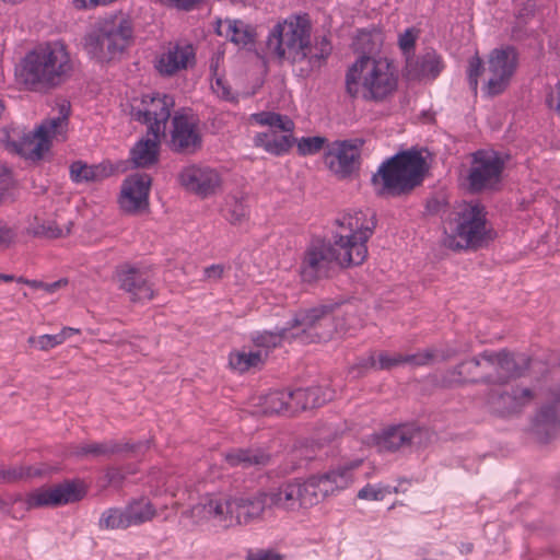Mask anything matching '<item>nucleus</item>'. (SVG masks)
Segmentation results:
<instances>
[{"mask_svg": "<svg viewBox=\"0 0 560 560\" xmlns=\"http://www.w3.org/2000/svg\"><path fill=\"white\" fill-rule=\"evenodd\" d=\"M517 68V54L513 47H500L490 51L487 59L485 92L498 95L509 86Z\"/></svg>", "mask_w": 560, "mask_h": 560, "instance_id": "4468645a", "label": "nucleus"}, {"mask_svg": "<svg viewBox=\"0 0 560 560\" xmlns=\"http://www.w3.org/2000/svg\"><path fill=\"white\" fill-rule=\"evenodd\" d=\"M215 33L242 47L252 44L256 36L253 26L241 20L231 19L219 20L215 24Z\"/></svg>", "mask_w": 560, "mask_h": 560, "instance_id": "c756f323", "label": "nucleus"}, {"mask_svg": "<svg viewBox=\"0 0 560 560\" xmlns=\"http://www.w3.org/2000/svg\"><path fill=\"white\" fill-rule=\"evenodd\" d=\"M431 440V433L415 424H399L383 429L371 435L369 443L378 452H394L401 447H423Z\"/></svg>", "mask_w": 560, "mask_h": 560, "instance_id": "f8f14e48", "label": "nucleus"}, {"mask_svg": "<svg viewBox=\"0 0 560 560\" xmlns=\"http://www.w3.org/2000/svg\"><path fill=\"white\" fill-rule=\"evenodd\" d=\"M152 179L148 174L136 173L126 177L120 187L118 203L128 213L144 211L149 206Z\"/></svg>", "mask_w": 560, "mask_h": 560, "instance_id": "a211bd4d", "label": "nucleus"}, {"mask_svg": "<svg viewBox=\"0 0 560 560\" xmlns=\"http://www.w3.org/2000/svg\"><path fill=\"white\" fill-rule=\"evenodd\" d=\"M311 28L305 15L288 16L270 30L266 42L267 51L280 61L296 63L307 60L311 68L319 67L330 54L331 47L325 38L312 45Z\"/></svg>", "mask_w": 560, "mask_h": 560, "instance_id": "7ed1b4c3", "label": "nucleus"}, {"mask_svg": "<svg viewBox=\"0 0 560 560\" xmlns=\"http://www.w3.org/2000/svg\"><path fill=\"white\" fill-rule=\"evenodd\" d=\"M200 144L196 119L188 115H175L173 118L172 145L177 151H192Z\"/></svg>", "mask_w": 560, "mask_h": 560, "instance_id": "a878e982", "label": "nucleus"}, {"mask_svg": "<svg viewBox=\"0 0 560 560\" xmlns=\"http://www.w3.org/2000/svg\"><path fill=\"white\" fill-rule=\"evenodd\" d=\"M376 363V352H371L365 357H362L358 360V362L350 369V374L353 377H360L369 370H374V366L371 364V361Z\"/></svg>", "mask_w": 560, "mask_h": 560, "instance_id": "09e8293b", "label": "nucleus"}, {"mask_svg": "<svg viewBox=\"0 0 560 560\" xmlns=\"http://www.w3.org/2000/svg\"><path fill=\"white\" fill-rule=\"evenodd\" d=\"M16 237L15 231L7 224L0 223V246L9 247Z\"/></svg>", "mask_w": 560, "mask_h": 560, "instance_id": "864d4df0", "label": "nucleus"}, {"mask_svg": "<svg viewBox=\"0 0 560 560\" xmlns=\"http://www.w3.org/2000/svg\"><path fill=\"white\" fill-rule=\"evenodd\" d=\"M298 479L288 481L279 486L277 489L266 492L269 506L279 508L287 511H295L300 508Z\"/></svg>", "mask_w": 560, "mask_h": 560, "instance_id": "2f4dec72", "label": "nucleus"}, {"mask_svg": "<svg viewBox=\"0 0 560 560\" xmlns=\"http://www.w3.org/2000/svg\"><path fill=\"white\" fill-rule=\"evenodd\" d=\"M424 166L419 152H402L384 162L372 180L380 194L399 195L420 184Z\"/></svg>", "mask_w": 560, "mask_h": 560, "instance_id": "1a4fd4ad", "label": "nucleus"}, {"mask_svg": "<svg viewBox=\"0 0 560 560\" xmlns=\"http://www.w3.org/2000/svg\"><path fill=\"white\" fill-rule=\"evenodd\" d=\"M483 72L487 74V67H485V63L481 60V58L478 55H475L469 59L467 69L468 83L474 93H477L478 80L481 73Z\"/></svg>", "mask_w": 560, "mask_h": 560, "instance_id": "49530a36", "label": "nucleus"}, {"mask_svg": "<svg viewBox=\"0 0 560 560\" xmlns=\"http://www.w3.org/2000/svg\"><path fill=\"white\" fill-rule=\"evenodd\" d=\"M489 237L483 208L478 203H460L444 222L443 243L451 249L479 246Z\"/></svg>", "mask_w": 560, "mask_h": 560, "instance_id": "6e6552de", "label": "nucleus"}, {"mask_svg": "<svg viewBox=\"0 0 560 560\" xmlns=\"http://www.w3.org/2000/svg\"><path fill=\"white\" fill-rule=\"evenodd\" d=\"M84 495L85 489L81 483L67 481L52 488H39L31 492L25 503L27 509L56 506L77 502Z\"/></svg>", "mask_w": 560, "mask_h": 560, "instance_id": "f3484780", "label": "nucleus"}, {"mask_svg": "<svg viewBox=\"0 0 560 560\" xmlns=\"http://www.w3.org/2000/svg\"><path fill=\"white\" fill-rule=\"evenodd\" d=\"M28 343L36 347L42 351H48L61 343H63V336L58 334L55 335H42L39 337H30Z\"/></svg>", "mask_w": 560, "mask_h": 560, "instance_id": "de8ad7c7", "label": "nucleus"}, {"mask_svg": "<svg viewBox=\"0 0 560 560\" xmlns=\"http://www.w3.org/2000/svg\"><path fill=\"white\" fill-rule=\"evenodd\" d=\"M13 280H15L14 276L0 273V283L1 282H11Z\"/></svg>", "mask_w": 560, "mask_h": 560, "instance_id": "69168bd1", "label": "nucleus"}, {"mask_svg": "<svg viewBox=\"0 0 560 560\" xmlns=\"http://www.w3.org/2000/svg\"><path fill=\"white\" fill-rule=\"evenodd\" d=\"M114 0H73V5L77 9H90L97 5H106Z\"/></svg>", "mask_w": 560, "mask_h": 560, "instance_id": "13d9d810", "label": "nucleus"}, {"mask_svg": "<svg viewBox=\"0 0 560 560\" xmlns=\"http://www.w3.org/2000/svg\"><path fill=\"white\" fill-rule=\"evenodd\" d=\"M112 452V450L105 444L90 443L83 445L78 454L80 455H103Z\"/></svg>", "mask_w": 560, "mask_h": 560, "instance_id": "603ef678", "label": "nucleus"}, {"mask_svg": "<svg viewBox=\"0 0 560 560\" xmlns=\"http://www.w3.org/2000/svg\"><path fill=\"white\" fill-rule=\"evenodd\" d=\"M515 359L506 352L483 353L480 358L459 364L452 373L451 381L457 383L485 381L503 384L508 380L521 375V372L515 369Z\"/></svg>", "mask_w": 560, "mask_h": 560, "instance_id": "9d476101", "label": "nucleus"}, {"mask_svg": "<svg viewBox=\"0 0 560 560\" xmlns=\"http://www.w3.org/2000/svg\"><path fill=\"white\" fill-rule=\"evenodd\" d=\"M112 168L105 164L89 165L75 161L70 165V177L75 183L97 182L110 175Z\"/></svg>", "mask_w": 560, "mask_h": 560, "instance_id": "72a5a7b5", "label": "nucleus"}, {"mask_svg": "<svg viewBox=\"0 0 560 560\" xmlns=\"http://www.w3.org/2000/svg\"><path fill=\"white\" fill-rule=\"evenodd\" d=\"M72 68L66 45L56 40L28 52L18 70V77L30 89L50 88L60 84Z\"/></svg>", "mask_w": 560, "mask_h": 560, "instance_id": "39448f33", "label": "nucleus"}, {"mask_svg": "<svg viewBox=\"0 0 560 560\" xmlns=\"http://www.w3.org/2000/svg\"><path fill=\"white\" fill-rule=\"evenodd\" d=\"M220 61L221 56L217 55L212 58L210 63V70L212 72L211 90L220 100L237 102V94L232 91L225 78L219 73Z\"/></svg>", "mask_w": 560, "mask_h": 560, "instance_id": "4c0bfd02", "label": "nucleus"}, {"mask_svg": "<svg viewBox=\"0 0 560 560\" xmlns=\"http://www.w3.org/2000/svg\"><path fill=\"white\" fill-rule=\"evenodd\" d=\"M49 469L44 466H20L0 469V483H11L19 480L31 479L47 474Z\"/></svg>", "mask_w": 560, "mask_h": 560, "instance_id": "ea45409f", "label": "nucleus"}, {"mask_svg": "<svg viewBox=\"0 0 560 560\" xmlns=\"http://www.w3.org/2000/svg\"><path fill=\"white\" fill-rule=\"evenodd\" d=\"M117 281L131 301L144 302L153 298L154 291L147 271L131 267L122 268L117 272Z\"/></svg>", "mask_w": 560, "mask_h": 560, "instance_id": "b1692460", "label": "nucleus"}, {"mask_svg": "<svg viewBox=\"0 0 560 560\" xmlns=\"http://www.w3.org/2000/svg\"><path fill=\"white\" fill-rule=\"evenodd\" d=\"M224 272L223 265H212L205 269V279L209 281H218L222 278Z\"/></svg>", "mask_w": 560, "mask_h": 560, "instance_id": "6e6d98bb", "label": "nucleus"}, {"mask_svg": "<svg viewBox=\"0 0 560 560\" xmlns=\"http://www.w3.org/2000/svg\"><path fill=\"white\" fill-rule=\"evenodd\" d=\"M269 508L266 492L233 497V526L260 521L265 511Z\"/></svg>", "mask_w": 560, "mask_h": 560, "instance_id": "4be33fe9", "label": "nucleus"}, {"mask_svg": "<svg viewBox=\"0 0 560 560\" xmlns=\"http://www.w3.org/2000/svg\"><path fill=\"white\" fill-rule=\"evenodd\" d=\"M178 178L182 186L202 198L215 194L222 185L219 172L206 165H188Z\"/></svg>", "mask_w": 560, "mask_h": 560, "instance_id": "6ab92c4d", "label": "nucleus"}, {"mask_svg": "<svg viewBox=\"0 0 560 560\" xmlns=\"http://www.w3.org/2000/svg\"><path fill=\"white\" fill-rule=\"evenodd\" d=\"M378 39L377 33L360 31L355 46L363 51L372 50ZM345 86L352 98L384 104L398 91L399 73L389 58L363 52L347 68Z\"/></svg>", "mask_w": 560, "mask_h": 560, "instance_id": "f03ea898", "label": "nucleus"}, {"mask_svg": "<svg viewBox=\"0 0 560 560\" xmlns=\"http://www.w3.org/2000/svg\"><path fill=\"white\" fill-rule=\"evenodd\" d=\"M469 551H471V545H468V546L466 547V552H469Z\"/></svg>", "mask_w": 560, "mask_h": 560, "instance_id": "338daca9", "label": "nucleus"}, {"mask_svg": "<svg viewBox=\"0 0 560 560\" xmlns=\"http://www.w3.org/2000/svg\"><path fill=\"white\" fill-rule=\"evenodd\" d=\"M186 514L196 524L211 521L223 527H232L233 497L206 495Z\"/></svg>", "mask_w": 560, "mask_h": 560, "instance_id": "dca6fc26", "label": "nucleus"}, {"mask_svg": "<svg viewBox=\"0 0 560 560\" xmlns=\"http://www.w3.org/2000/svg\"><path fill=\"white\" fill-rule=\"evenodd\" d=\"M132 23L125 14H114L97 21L86 34L84 48L100 61L120 56L132 42Z\"/></svg>", "mask_w": 560, "mask_h": 560, "instance_id": "0eeeda50", "label": "nucleus"}, {"mask_svg": "<svg viewBox=\"0 0 560 560\" xmlns=\"http://www.w3.org/2000/svg\"><path fill=\"white\" fill-rule=\"evenodd\" d=\"M359 155V144L348 141L335 142L329 145L325 162L335 174L347 176L354 171Z\"/></svg>", "mask_w": 560, "mask_h": 560, "instance_id": "5701e85b", "label": "nucleus"}, {"mask_svg": "<svg viewBox=\"0 0 560 560\" xmlns=\"http://www.w3.org/2000/svg\"><path fill=\"white\" fill-rule=\"evenodd\" d=\"M362 464L361 459L350 460L330 470L315 475L324 497L335 495L353 482V471Z\"/></svg>", "mask_w": 560, "mask_h": 560, "instance_id": "393cba45", "label": "nucleus"}, {"mask_svg": "<svg viewBox=\"0 0 560 560\" xmlns=\"http://www.w3.org/2000/svg\"><path fill=\"white\" fill-rule=\"evenodd\" d=\"M249 120L269 129L254 136L253 142L267 153L280 156L289 152L294 143V122L288 117L272 112L252 114Z\"/></svg>", "mask_w": 560, "mask_h": 560, "instance_id": "9b49d317", "label": "nucleus"}, {"mask_svg": "<svg viewBox=\"0 0 560 560\" xmlns=\"http://www.w3.org/2000/svg\"><path fill=\"white\" fill-rule=\"evenodd\" d=\"M98 525L103 529H121L127 528L130 525V521L127 517L126 508L117 509L110 508L104 511L100 517Z\"/></svg>", "mask_w": 560, "mask_h": 560, "instance_id": "37998d69", "label": "nucleus"}, {"mask_svg": "<svg viewBox=\"0 0 560 560\" xmlns=\"http://www.w3.org/2000/svg\"><path fill=\"white\" fill-rule=\"evenodd\" d=\"M247 560H283L282 556L272 551L260 550L255 553H250Z\"/></svg>", "mask_w": 560, "mask_h": 560, "instance_id": "4d7b16f0", "label": "nucleus"}, {"mask_svg": "<svg viewBox=\"0 0 560 560\" xmlns=\"http://www.w3.org/2000/svg\"><path fill=\"white\" fill-rule=\"evenodd\" d=\"M126 512L130 525L135 526L151 521L155 516L156 510L149 499L140 498L131 501L126 506Z\"/></svg>", "mask_w": 560, "mask_h": 560, "instance_id": "58836bf2", "label": "nucleus"}, {"mask_svg": "<svg viewBox=\"0 0 560 560\" xmlns=\"http://www.w3.org/2000/svg\"><path fill=\"white\" fill-rule=\"evenodd\" d=\"M195 48L191 44H170L155 59V68L162 75H173L195 63Z\"/></svg>", "mask_w": 560, "mask_h": 560, "instance_id": "412c9836", "label": "nucleus"}, {"mask_svg": "<svg viewBox=\"0 0 560 560\" xmlns=\"http://www.w3.org/2000/svg\"><path fill=\"white\" fill-rule=\"evenodd\" d=\"M80 330L72 327H63L59 334L63 336V342L73 334H79Z\"/></svg>", "mask_w": 560, "mask_h": 560, "instance_id": "0e129e2a", "label": "nucleus"}, {"mask_svg": "<svg viewBox=\"0 0 560 560\" xmlns=\"http://www.w3.org/2000/svg\"><path fill=\"white\" fill-rule=\"evenodd\" d=\"M68 283L67 279H60L51 283L44 282L43 290H45L48 293H54L60 288L65 287Z\"/></svg>", "mask_w": 560, "mask_h": 560, "instance_id": "052dcab7", "label": "nucleus"}, {"mask_svg": "<svg viewBox=\"0 0 560 560\" xmlns=\"http://www.w3.org/2000/svg\"><path fill=\"white\" fill-rule=\"evenodd\" d=\"M290 397L289 390L270 392L259 398L258 412L262 415L291 412Z\"/></svg>", "mask_w": 560, "mask_h": 560, "instance_id": "f704fd0d", "label": "nucleus"}, {"mask_svg": "<svg viewBox=\"0 0 560 560\" xmlns=\"http://www.w3.org/2000/svg\"><path fill=\"white\" fill-rule=\"evenodd\" d=\"M418 32L415 28H408L399 35L398 44L405 55H408L415 47Z\"/></svg>", "mask_w": 560, "mask_h": 560, "instance_id": "3c124183", "label": "nucleus"}, {"mask_svg": "<svg viewBox=\"0 0 560 560\" xmlns=\"http://www.w3.org/2000/svg\"><path fill=\"white\" fill-rule=\"evenodd\" d=\"M18 498L8 497V498H0V512H7L9 510V506L12 505Z\"/></svg>", "mask_w": 560, "mask_h": 560, "instance_id": "680f3d73", "label": "nucleus"}, {"mask_svg": "<svg viewBox=\"0 0 560 560\" xmlns=\"http://www.w3.org/2000/svg\"><path fill=\"white\" fill-rule=\"evenodd\" d=\"M533 430L541 443L550 442L560 433V386L550 390L547 404L535 418Z\"/></svg>", "mask_w": 560, "mask_h": 560, "instance_id": "aec40b11", "label": "nucleus"}, {"mask_svg": "<svg viewBox=\"0 0 560 560\" xmlns=\"http://www.w3.org/2000/svg\"><path fill=\"white\" fill-rule=\"evenodd\" d=\"M503 158L493 150H480L474 153L467 176L469 189L481 191L495 188L502 178Z\"/></svg>", "mask_w": 560, "mask_h": 560, "instance_id": "ddd939ff", "label": "nucleus"}, {"mask_svg": "<svg viewBox=\"0 0 560 560\" xmlns=\"http://www.w3.org/2000/svg\"><path fill=\"white\" fill-rule=\"evenodd\" d=\"M70 106L62 103L56 117L46 119L34 132L21 127L4 131L1 142L4 148L30 160H39L49 151L52 141H63L68 130Z\"/></svg>", "mask_w": 560, "mask_h": 560, "instance_id": "423d86ee", "label": "nucleus"}, {"mask_svg": "<svg viewBox=\"0 0 560 560\" xmlns=\"http://www.w3.org/2000/svg\"><path fill=\"white\" fill-rule=\"evenodd\" d=\"M69 233H70L69 228H66V229L60 228L54 222L45 223L36 231V234L43 235V236H46L49 238L62 237Z\"/></svg>", "mask_w": 560, "mask_h": 560, "instance_id": "8fccbe9b", "label": "nucleus"}, {"mask_svg": "<svg viewBox=\"0 0 560 560\" xmlns=\"http://www.w3.org/2000/svg\"><path fill=\"white\" fill-rule=\"evenodd\" d=\"M326 143V138L315 137H302L296 141V148L300 155H314L323 150Z\"/></svg>", "mask_w": 560, "mask_h": 560, "instance_id": "c03bdc74", "label": "nucleus"}, {"mask_svg": "<svg viewBox=\"0 0 560 560\" xmlns=\"http://www.w3.org/2000/svg\"><path fill=\"white\" fill-rule=\"evenodd\" d=\"M532 398V393L527 388L515 389L512 394L502 393L498 396H491L489 402L499 412H513L520 407L528 402Z\"/></svg>", "mask_w": 560, "mask_h": 560, "instance_id": "473e14b6", "label": "nucleus"}, {"mask_svg": "<svg viewBox=\"0 0 560 560\" xmlns=\"http://www.w3.org/2000/svg\"><path fill=\"white\" fill-rule=\"evenodd\" d=\"M332 243L316 242L306 249L301 277L312 282L327 275L332 264L340 267L361 265L368 256V241L372 236L375 221L369 210H353L337 220Z\"/></svg>", "mask_w": 560, "mask_h": 560, "instance_id": "f257e3e1", "label": "nucleus"}, {"mask_svg": "<svg viewBox=\"0 0 560 560\" xmlns=\"http://www.w3.org/2000/svg\"><path fill=\"white\" fill-rule=\"evenodd\" d=\"M443 69L441 57L433 50L416 59L407 58L406 72L412 79H435Z\"/></svg>", "mask_w": 560, "mask_h": 560, "instance_id": "c85d7f7f", "label": "nucleus"}, {"mask_svg": "<svg viewBox=\"0 0 560 560\" xmlns=\"http://www.w3.org/2000/svg\"><path fill=\"white\" fill-rule=\"evenodd\" d=\"M16 281L21 282V283H24V284H27V285H30L32 288H35V289H43V287H44V282L37 281V280H27V279H24V278H18Z\"/></svg>", "mask_w": 560, "mask_h": 560, "instance_id": "e2e57ef3", "label": "nucleus"}, {"mask_svg": "<svg viewBox=\"0 0 560 560\" xmlns=\"http://www.w3.org/2000/svg\"><path fill=\"white\" fill-rule=\"evenodd\" d=\"M290 394L291 412L316 408L332 399V392L322 386L299 388L290 392Z\"/></svg>", "mask_w": 560, "mask_h": 560, "instance_id": "cd10ccee", "label": "nucleus"}, {"mask_svg": "<svg viewBox=\"0 0 560 560\" xmlns=\"http://www.w3.org/2000/svg\"><path fill=\"white\" fill-rule=\"evenodd\" d=\"M165 135H156L148 130L147 137L140 139L131 149L130 158L137 167H149L158 162L161 138Z\"/></svg>", "mask_w": 560, "mask_h": 560, "instance_id": "bb28decb", "label": "nucleus"}, {"mask_svg": "<svg viewBox=\"0 0 560 560\" xmlns=\"http://www.w3.org/2000/svg\"><path fill=\"white\" fill-rule=\"evenodd\" d=\"M267 352L262 350H238L233 351L229 358L230 366L240 373L258 368L264 363Z\"/></svg>", "mask_w": 560, "mask_h": 560, "instance_id": "c9c22d12", "label": "nucleus"}, {"mask_svg": "<svg viewBox=\"0 0 560 560\" xmlns=\"http://www.w3.org/2000/svg\"><path fill=\"white\" fill-rule=\"evenodd\" d=\"M222 212L224 218L234 225L242 224L248 218V207L243 197L229 196Z\"/></svg>", "mask_w": 560, "mask_h": 560, "instance_id": "a19ab883", "label": "nucleus"}, {"mask_svg": "<svg viewBox=\"0 0 560 560\" xmlns=\"http://www.w3.org/2000/svg\"><path fill=\"white\" fill-rule=\"evenodd\" d=\"M269 457L260 451L235 450L225 455V460L231 466L265 465Z\"/></svg>", "mask_w": 560, "mask_h": 560, "instance_id": "79ce46f5", "label": "nucleus"}, {"mask_svg": "<svg viewBox=\"0 0 560 560\" xmlns=\"http://www.w3.org/2000/svg\"><path fill=\"white\" fill-rule=\"evenodd\" d=\"M434 357L433 351L424 350L411 355H401L397 353H388L385 351L376 352V363L372 360L371 364L374 370H389L402 363H409L413 365H425L432 361Z\"/></svg>", "mask_w": 560, "mask_h": 560, "instance_id": "7c9ffc66", "label": "nucleus"}, {"mask_svg": "<svg viewBox=\"0 0 560 560\" xmlns=\"http://www.w3.org/2000/svg\"><path fill=\"white\" fill-rule=\"evenodd\" d=\"M161 2L179 10L189 11L202 0H160Z\"/></svg>", "mask_w": 560, "mask_h": 560, "instance_id": "5fc2aeb1", "label": "nucleus"}, {"mask_svg": "<svg viewBox=\"0 0 560 560\" xmlns=\"http://www.w3.org/2000/svg\"><path fill=\"white\" fill-rule=\"evenodd\" d=\"M337 330L331 308L317 306L298 312L290 322L276 331L257 334L253 341L258 350L267 352L281 343L282 340L298 339L302 343L325 341Z\"/></svg>", "mask_w": 560, "mask_h": 560, "instance_id": "20e7f679", "label": "nucleus"}, {"mask_svg": "<svg viewBox=\"0 0 560 560\" xmlns=\"http://www.w3.org/2000/svg\"><path fill=\"white\" fill-rule=\"evenodd\" d=\"M547 103L560 115V81L557 83L555 91L548 96Z\"/></svg>", "mask_w": 560, "mask_h": 560, "instance_id": "bf43d9fd", "label": "nucleus"}, {"mask_svg": "<svg viewBox=\"0 0 560 560\" xmlns=\"http://www.w3.org/2000/svg\"><path fill=\"white\" fill-rule=\"evenodd\" d=\"M174 106L172 96L160 93L144 94L139 106L133 107L132 117L147 125L148 130L156 135H165L166 122Z\"/></svg>", "mask_w": 560, "mask_h": 560, "instance_id": "2eb2a0df", "label": "nucleus"}, {"mask_svg": "<svg viewBox=\"0 0 560 560\" xmlns=\"http://www.w3.org/2000/svg\"><path fill=\"white\" fill-rule=\"evenodd\" d=\"M392 493V488L389 486H384L381 483L371 485L368 483L358 492V499L366 500V501H382L386 495Z\"/></svg>", "mask_w": 560, "mask_h": 560, "instance_id": "a18cd8bd", "label": "nucleus"}, {"mask_svg": "<svg viewBox=\"0 0 560 560\" xmlns=\"http://www.w3.org/2000/svg\"><path fill=\"white\" fill-rule=\"evenodd\" d=\"M298 482L300 487L299 499L301 509L315 506L325 499L323 492L319 491L320 486L315 475L305 480L298 479Z\"/></svg>", "mask_w": 560, "mask_h": 560, "instance_id": "e433bc0d", "label": "nucleus"}]
</instances>
